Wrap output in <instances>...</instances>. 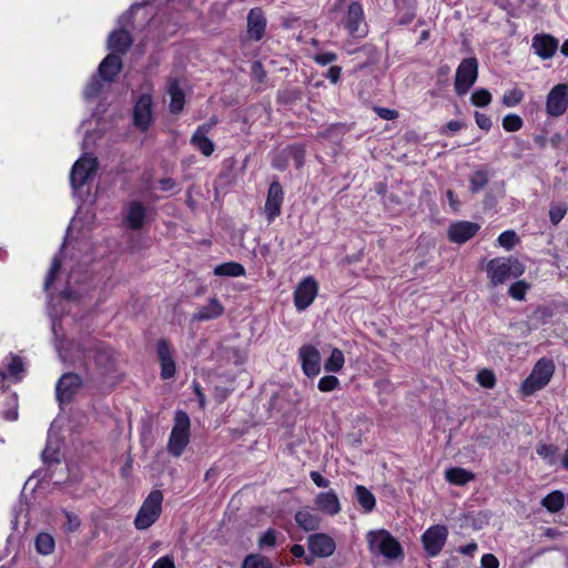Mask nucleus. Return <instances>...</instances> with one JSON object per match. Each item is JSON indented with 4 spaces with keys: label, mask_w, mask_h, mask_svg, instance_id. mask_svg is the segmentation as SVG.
I'll use <instances>...</instances> for the list:
<instances>
[{
    "label": "nucleus",
    "mask_w": 568,
    "mask_h": 568,
    "mask_svg": "<svg viewBox=\"0 0 568 568\" xmlns=\"http://www.w3.org/2000/svg\"><path fill=\"white\" fill-rule=\"evenodd\" d=\"M60 358L63 362L70 361L73 365L84 368L87 372H97L100 375L109 374L115 365L114 352L104 347L95 339L87 341L78 345L75 353L68 357L67 352L60 345H55Z\"/></svg>",
    "instance_id": "f257e3e1"
},
{
    "label": "nucleus",
    "mask_w": 568,
    "mask_h": 568,
    "mask_svg": "<svg viewBox=\"0 0 568 568\" xmlns=\"http://www.w3.org/2000/svg\"><path fill=\"white\" fill-rule=\"evenodd\" d=\"M337 8L342 12L341 23L348 34L355 39L365 38L368 27L359 0H337Z\"/></svg>",
    "instance_id": "f03ea898"
},
{
    "label": "nucleus",
    "mask_w": 568,
    "mask_h": 568,
    "mask_svg": "<svg viewBox=\"0 0 568 568\" xmlns=\"http://www.w3.org/2000/svg\"><path fill=\"white\" fill-rule=\"evenodd\" d=\"M487 276L490 283L496 286L510 278L519 277L525 272L524 264L514 257L493 258L487 264Z\"/></svg>",
    "instance_id": "7ed1b4c3"
},
{
    "label": "nucleus",
    "mask_w": 568,
    "mask_h": 568,
    "mask_svg": "<svg viewBox=\"0 0 568 568\" xmlns=\"http://www.w3.org/2000/svg\"><path fill=\"white\" fill-rule=\"evenodd\" d=\"M366 539L368 548L374 555H379L387 559L403 557L400 544L385 529L368 531Z\"/></svg>",
    "instance_id": "20e7f679"
},
{
    "label": "nucleus",
    "mask_w": 568,
    "mask_h": 568,
    "mask_svg": "<svg viewBox=\"0 0 568 568\" xmlns=\"http://www.w3.org/2000/svg\"><path fill=\"white\" fill-rule=\"evenodd\" d=\"M191 422L189 415L184 410H176L174 415V425L171 430L168 452L174 457L183 454L190 443Z\"/></svg>",
    "instance_id": "39448f33"
},
{
    "label": "nucleus",
    "mask_w": 568,
    "mask_h": 568,
    "mask_svg": "<svg viewBox=\"0 0 568 568\" xmlns=\"http://www.w3.org/2000/svg\"><path fill=\"white\" fill-rule=\"evenodd\" d=\"M143 3H134L130 9L119 18V29L112 31L108 38V49L112 53H125L132 44L130 33L124 29L125 26L131 23L132 14L141 9Z\"/></svg>",
    "instance_id": "423d86ee"
},
{
    "label": "nucleus",
    "mask_w": 568,
    "mask_h": 568,
    "mask_svg": "<svg viewBox=\"0 0 568 568\" xmlns=\"http://www.w3.org/2000/svg\"><path fill=\"white\" fill-rule=\"evenodd\" d=\"M555 372V365L551 359L540 358L534 366L529 376L521 384V393L530 396L537 390L544 388L551 379Z\"/></svg>",
    "instance_id": "0eeeda50"
},
{
    "label": "nucleus",
    "mask_w": 568,
    "mask_h": 568,
    "mask_svg": "<svg viewBox=\"0 0 568 568\" xmlns=\"http://www.w3.org/2000/svg\"><path fill=\"white\" fill-rule=\"evenodd\" d=\"M163 494L161 490H152L142 503L134 519V526L139 530L151 527L162 513Z\"/></svg>",
    "instance_id": "6e6552de"
},
{
    "label": "nucleus",
    "mask_w": 568,
    "mask_h": 568,
    "mask_svg": "<svg viewBox=\"0 0 568 568\" xmlns=\"http://www.w3.org/2000/svg\"><path fill=\"white\" fill-rule=\"evenodd\" d=\"M98 161L93 156H81L72 166L70 184L75 195H80L81 189L90 183L97 172Z\"/></svg>",
    "instance_id": "1a4fd4ad"
},
{
    "label": "nucleus",
    "mask_w": 568,
    "mask_h": 568,
    "mask_svg": "<svg viewBox=\"0 0 568 568\" xmlns=\"http://www.w3.org/2000/svg\"><path fill=\"white\" fill-rule=\"evenodd\" d=\"M478 78V61L476 58L462 60L456 69L454 88L457 95H465Z\"/></svg>",
    "instance_id": "9d476101"
},
{
    "label": "nucleus",
    "mask_w": 568,
    "mask_h": 568,
    "mask_svg": "<svg viewBox=\"0 0 568 568\" xmlns=\"http://www.w3.org/2000/svg\"><path fill=\"white\" fill-rule=\"evenodd\" d=\"M448 537V529L444 525H434L422 535V542L429 557H436L442 551Z\"/></svg>",
    "instance_id": "9b49d317"
},
{
    "label": "nucleus",
    "mask_w": 568,
    "mask_h": 568,
    "mask_svg": "<svg viewBox=\"0 0 568 568\" xmlns=\"http://www.w3.org/2000/svg\"><path fill=\"white\" fill-rule=\"evenodd\" d=\"M153 101L150 93L142 94L133 108V124L141 132H146L153 123Z\"/></svg>",
    "instance_id": "f8f14e48"
},
{
    "label": "nucleus",
    "mask_w": 568,
    "mask_h": 568,
    "mask_svg": "<svg viewBox=\"0 0 568 568\" xmlns=\"http://www.w3.org/2000/svg\"><path fill=\"white\" fill-rule=\"evenodd\" d=\"M82 379L74 373L63 374L55 385V397L60 405L69 404L79 392Z\"/></svg>",
    "instance_id": "ddd939ff"
},
{
    "label": "nucleus",
    "mask_w": 568,
    "mask_h": 568,
    "mask_svg": "<svg viewBox=\"0 0 568 568\" xmlns=\"http://www.w3.org/2000/svg\"><path fill=\"white\" fill-rule=\"evenodd\" d=\"M568 108V84L555 85L548 93L546 100V112L549 116H560Z\"/></svg>",
    "instance_id": "4468645a"
},
{
    "label": "nucleus",
    "mask_w": 568,
    "mask_h": 568,
    "mask_svg": "<svg viewBox=\"0 0 568 568\" xmlns=\"http://www.w3.org/2000/svg\"><path fill=\"white\" fill-rule=\"evenodd\" d=\"M318 285L312 276L303 278L294 291V305L297 311H305L314 302Z\"/></svg>",
    "instance_id": "2eb2a0df"
},
{
    "label": "nucleus",
    "mask_w": 568,
    "mask_h": 568,
    "mask_svg": "<svg viewBox=\"0 0 568 568\" xmlns=\"http://www.w3.org/2000/svg\"><path fill=\"white\" fill-rule=\"evenodd\" d=\"M284 200V191L278 181L270 184L264 212L268 223H272L281 214V206Z\"/></svg>",
    "instance_id": "dca6fc26"
},
{
    "label": "nucleus",
    "mask_w": 568,
    "mask_h": 568,
    "mask_svg": "<svg viewBox=\"0 0 568 568\" xmlns=\"http://www.w3.org/2000/svg\"><path fill=\"white\" fill-rule=\"evenodd\" d=\"M298 358L304 374L314 377L321 372V354L313 345H303L298 352Z\"/></svg>",
    "instance_id": "f3484780"
},
{
    "label": "nucleus",
    "mask_w": 568,
    "mask_h": 568,
    "mask_svg": "<svg viewBox=\"0 0 568 568\" xmlns=\"http://www.w3.org/2000/svg\"><path fill=\"white\" fill-rule=\"evenodd\" d=\"M156 354L161 366V377L163 379L173 378L176 372V366L172 348L166 339L158 341Z\"/></svg>",
    "instance_id": "a211bd4d"
},
{
    "label": "nucleus",
    "mask_w": 568,
    "mask_h": 568,
    "mask_svg": "<svg viewBox=\"0 0 568 568\" xmlns=\"http://www.w3.org/2000/svg\"><path fill=\"white\" fill-rule=\"evenodd\" d=\"M480 226L477 223L469 221H459L450 224L447 231V235L450 242L463 244L470 240L478 231Z\"/></svg>",
    "instance_id": "6ab92c4d"
},
{
    "label": "nucleus",
    "mask_w": 568,
    "mask_h": 568,
    "mask_svg": "<svg viewBox=\"0 0 568 568\" xmlns=\"http://www.w3.org/2000/svg\"><path fill=\"white\" fill-rule=\"evenodd\" d=\"M146 207L140 201L130 202L123 219L125 227L132 231L141 230L146 221Z\"/></svg>",
    "instance_id": "aec40b11"
},
{
    "label": "nucleus",
    "mask_w": 568,
    "mask_h": 568,
    "mask_svg": "<svg viewBox=\"0 0 568 568\" xmlns=\"http://www.w3.org/2000/svg\"><path fill=\"white\" fill-rule=\"evenodd\" d=\"M558 47V40L550 34H536L531 39V48L534 52L544 60L552 58L557 52Z\"/></svg>",
    "instance_id": "412c9836"
},
{
    "label": "nucleus",
    "mask_w": 568,
    "mask_h": 568,
    "mask_svg": "<svg viewBox=\"0 0 568 568\" xmlns=\"http://www.w3.org/2000/svg\"><path fill=\"white\" fill-rule=\"evenodd\" d=\"M310 551L317 557H328L335 550V541L325 534H314L308 537Z\"/></svg>",
    "instance_id": "4be33fe9"
},
{
    "label": "nucleus",
    "mask_w": 568,
    "mask_h": 568,
    "mask_svg": "<svg viewBox=\"0 0 568 568\" xmlns=\"http://www.w3.org/2000/svg\"><path fill=\"white\" fill-rule=\"evenodd\" d=\"M122 60L115 53L108 54L100 63L98 68V74L108 83L114 81L116 75L121 72Z\"/></svg>",
    "instance_id": "5701e85b"
},
{
    "label": "nucleus",
    "mask_w": 568,
    "mask_h": 568,
    "mask_svg": "<svg viewBox=\"0 0 568 568\" xmlns=\"http://www.w3.org/2000/svg\"><path fill=\"white\" fill-rule=\"evenodd\" d=\"M314 501L316 508L326 515L334 516L341 511L338 496L333 489L320 493Z\"/></svg>",
    "instance_id": "b1692460"
},
{
    "label": "nucleus",
    "mask_w": 568,
    "mask_h": 568,
    "mask_svg": "<svg viewBox=\"0 0 568 568\" xmlns=\"http://www.w3.org/2000/svg\"><path fill=\"white\" fill-rule=\"evenodd\" d=\"M266 19L261 9L254 8L247 14V33L251 39L258 41L263 38Z\"/></svg>",
    "instance_id": "393cba45"
},
{
    "label": "nucleus",
    "mask_w": 568,
    "mask_h": 568,
    "mask_svg": "<svg viewBox=\"0 0 568 568\" xmlns=\"http://www.w3.org/2000/svg\"><path fill=\"white\" fill-rule=\"evenodd\" d=\"M168 94L170 95V112L180 113L184 108L185 97L176 78L168 79Z\"/></svg>",
    "instance_id": "a878e982"
},
{
    "label": "nucleus",
    "mask_w": 568,
    "mask_h": 568,
    "mask_svg": "<svg viewBox=\"0 0 568 568\" xmlns=\"http://www.w3.org/2000/svg\"><path fill=\"white\" fill-rule=\"evenodd\" d=\"M224 313V306L216 297H211L206 305L197 308L196 313L193 314V320L203 322L215 320L222 316Z\"/></svg>",
    "instance_id": "bb28decb"
},
{
    "label": "nucleus",
    "mask_w": 568,
    "mask_h": 568,
    "mask_svg": "<svg viewBox=\"0 0 568 568\" xmlns=\"http://www.w3.org/2000/svg\"><path fill=\"white\" fill-rule=\"evenodd\" d=\"M295 521L305 531H313L320 528L321 518L310 509H301L295 514Z\"/></svg>",
    "instance_id": "cd10ccee"
},
{
    "label": "nucleus",
    "mask_w": 568,
    "mask_h": 568,
    "mask_svg": "<svg viewBox=\"0 0 568 568\" xmlns=\"http://www.w3.org/2000/svg\"><path fill=\"white\" fill-rule=\"evenodd\" d=\"M445 478L452 485L464 486L471 481L475 478V475L465 468L452 467L446 469Z\"/></svg>",
    "instance_id": "c85d7f7f"
},
{
    "label": "nucleus",
    "mask_w": 568,
    "mask_h": 568,
    "mask_svg": "<svg viewBox=\"0 0 568 568\" xmlns=\"http://www.w3.org/2000/svg\"><path fill=\"white\" fill-rule=\"evenodd\" d=\"M191 144L204 156H210L215 150V145L207 134L194 131L190 140Z\"/></svg>",
    "instance_id": "c756f323"
},
{
    "label": "nucleus",
    "mask_w": 568,
    "mask_h": 568,
    "mask_svg": "<svg viewBox=\"0 0 568 568\" xmlns=\"http://www.w3.org/2000/svg\"><path fill=\"white\" fill-rule=\"evenodd\" d=\"M213 273L216 276L240 277L245 275V268L237 262H226L216 265Z\"/></svg>",
    "instance_id": "7c9ffc66"
},
{
    "label": "nucleus",
    "mask_w": 568,
    "mask_h": 568,
    "mask_svg": "<svg viewBox=\"0 0 568 568\" xmlns=\"http://www.w3.org/2000/svg\"><path fill=\"white\" fill-rule=\"evenodd\" d=\"M355 498L365 513H371L376 506L375 496L365 486L355 487Z\"/></svg>",
    "instance_id": "2f4dec72"
},
{
    "label": "nucleus",
    "mask_w": 568,
    "mask_h": 568,
    "mask_svg": "<svg viewBox=\"0 0 568 568\" xmlns=\"http://www.w3.org/2000/svg\"><path fill=\"white\" fill-rule=\"evenodd\" d=\"M34 547L42 556L51 555L55 548L54 537L49 532H39L34 539Z\"/></svg>",
    "instance_id": "473e14b6"
},
{
    "label": "nucleus",
    "mask_w": 568,
    "mask_h": 568,
    "mask_svg": "<svg viewBox=\"0 0 568 568\" xmlns=\"http://www.w3.org/2000/svg\"><path fill=\"white\" fill-rule=\"evenodd\" d=\"M105 84H109L106 81H104L102 78L99 77V74L92 75L90 81L84 88L83 97L87 101H91L97 99L101 92L103 91Z\"/></svg>",
    "instance_id": "72a5a7b5"
},
{
    "label": "nucleus",
    "mask_w": 568,
    "mask_h": 568,
    "mask_svg": "<svg viewBox=\"0 0 568 568\" xmlns=\"http://www.w3.org/2000/svg\"><path fill=\"white\" fill-rule=\"evenodd\" d=\"M541 505L550 513H557L564 508L565 496L560 490H554L541 499Z\"/></svg>",
    "instance_id": "f704fd0d"
},
{
    "label": "nucleus",
    "mask_w": 568,
    "mask_h": 568,
    "mask_svg": "<svg viewBox=\"0 0 568 568\" xmlns=\"http://www.w3.org/2000/svg\"><path fill=\"white\" fill-rule=\"evenodd\" d=\"M304 148L298 144L288 145L282 150V155L285 158V161H291L297 169L304 163Z\"/></svg>",
    "instance_id": "c9c22d12"
},
{
    "label": "nucleus",
    "mask_w": 568,
    "mask_h": 568,
    "mask_svg": "<svg viewBox=\"0 0 568 568\" xmlns=\"http://www.w3.org/2000/svg\"><path fill=\"white\" fill-rule=\"evenodd\" d=\"M345 363V357L339 348H333L329 357L324 363V368L329 373H338L342 371Z\"/></svg>",
    "instance_id": "e433bc0d"
},
{
    "label": "nucleus",
    "mask_w": 568,
    "mask_h": 568,
    "mask_svg": "<svg viewBox=\"0 0 568 568\" xmlns=\"http://www.w3.org/2000/svg\"><path fill=\"white\" fill-rule=\"evenodd\" d=\"M488 172L485 170H477L469 176V191L474 194L478 193L488 184Z\"/></svg>",
    "instance_id": "4c0bfd02"
},
{
    "label": "nucleus",
    "mask_w": 568,
    "mask_h": 568,
    "mask_svg": "<svg viewBox=\"0 0 568 568\" xmlns=\"http://www.w3.org/2000/svg\"><path fill=\"white\" fill-rule=\"evenodd\" d=\"M536 453L549 466L557 463L558 447L552 444H538Z\"/></svg>",
    "instance_id": "58836bf2"
},
{
    "label": "nucleus",
    "mask_w": 568,
    "mask_h": 568,
    "mask_svg": "<svg viewBox=\"0 0 568 568\" xmlns=\"http://www.w3.org/2000/svg\"><path fill=\"white\" fill-rule=\"evenodd\" d=\"M242 568H273V564L265 556L260 554H250L244 558Z\"/></svg>",
    "instance_id": "ea45409f"
},
{
    "label": "nucleus",
    "mask_w": 568,
    "mask_h": 568,
    "mask_svg": "<svg viewBox=\"0 0 568 568\" xmlns=\"http://www.w3.org/2000/svg\"><path fill=\"white\" fill-rule=\"evenodd\" d=\"M568 204L564 201L552 202L549 207V219L554 225H557L567 214Z\"/></svg>",
    "instance_id": "a19ab883"
},
{
    "label": "nucleus",
    "mask_w": 568,
    "mask_h": 568,
    "mask_svg": "<svg viewBox=\"0 0 568 568\" xmlns=\"http://www.w3.org/2000/svg\"><path fill=\"white\" fill-rule=\"evenodd\" d=\"M62 258V248L55 254L52 260L51 267L44 281V290L48 291L55 280V274L60 271Z\"/></svg>",
    "instance_id": "79ce46f5"
},
{
    "label": "nucleus",
    "mask_w": 568,
    "mask_h": 568,
    "mask_svg": "<svg viewBox=\"0 0 568 568\" xmlns=\"http://www.w3.org/2000/svg\"><path fill=\"white\" fill-rule=\"evenodd\" d=\"M529 287L530 285L527 282L517 281L509 286L508 294L516 301H523Z\"/></svg>",
    "instance_id": "37998d69"
},
{
    "label": "nucleus",
    "mask_w": 568,
    "mask_h": 568,
    "mask_svg": "<svg viewBox=\"0 0 568 568\" xmlns=\"http://www.w3.org/2000/svg\"><path fill=\"white\" fill-rule=\"evenodd\" d=\"M524 125L523 119L514 113L507 114L503 119V128L507 132H517Z\"/></svg>",
    "instance_id": "c03bdc74"
},
{
    "label": "nucleus",
    "mask_w": 568,
    "mask_h": 568,
    "mask_svg": "<svg viewBox=\"0 0 568 568\" xmlns=\"http://www.w3.org/2000/svg\"><path fill=\"white\" fill-rule=\"evenodd\" d=\"M470 102L476 106H486L491 102V94L486 89H478L471 94Z\"/></svg>",
    "instance_id": "a18cd8bd"
},
{
    "label": "nucleus",
    "mask_w": 568,
    "mask_h": 568,
    "mask_svg": "<svg viewBox=\"0 0 568 568\" xmlns=\"http://www.w3.org/2000/svg\"><path fill=\"white\" fill-rule=\"evenodd\" d=\"M523 98L524 93L521 90L513 89L505 92V94L503 95V104L506 105L507 108H513L519 104Z\"/></svg>",
    "instance_id": "49530a36"
},
{
    "label": "nucleus",
    "mask_w": 568,
    "mask_h": 568,
    "mask_svg": "<svg viewBox=\"0 0 568 568\" xmlns=\"http://www.w3.org/2000/svg\"><path fill=\"white\" fill-rule=\"evenodd\" d=\"M498 243L500 246L505 247L506 250H510L515 246V244L518 242L517 234L513 230L504 231L498 236Z\"/></svg>",
    "instance_id": "de8ad7c7"
},
{
    "label": "nucleus",
    "mask_w": 568,
    "mask_h": 568,
    "mask_svg": "<svg viewBox=\"0 0 568 568\" xmlns=\"http://www.w3.org/2000/svg\"><path fill=\"white\" fill-rule=\"evenodd\" d=\"M63 515L65 517V523L63 524V529L67 532H73V531L78 530L81 525L80 518L75 514L68 511V510H63Z\"/></svg>",
    "instance_id": "09e8293b"
},
{
    "label": "nucleus",
    "mask_w": 568,
    "mask_h": 568,
    "mask_svg": "<svg viewBox=\"0 0 568 568\" xmlns=\"http://www.w3.org/2000/svg\"><path fill=\"white\" fill-rule=\"evenodd\" d=\"M338 386H339V381L337 377H335L333 375L323 376L318 381V385H317V387L321 392H331V390L336 389Z\"/></svg>",
    "instance_id": "8fccbe9b"
},
{
    "label": "nucleus",
    "mask_w": 568,
    "mask_h": 568,
    "mask_svg": "<svg viewBox=\"0 0 568 568\" xmlns=\"http://www.w3.org/2000/svg\"><path fill=\"white\" fill-rule=\"evenodd\" d=\"M476 379L483 387L486 388H491L496 384L495 375L489 369H483L478 372Z\"/></svg>",
    "instance_id": "3c124183"
},
{
    "label": "nucleus",
    "mask_w": 568,
    "mask_h": 568,
    "mask_svg": "<svg viewBox=\"0 0 568 568\" xmlns=\"http://www.w3.org/2000/svg\"><path fill=\"white\" fill-rule=\"evenodd\" d=\"M8 373L17 376L23 371V362L19 356L10 354L8 357Z\"/></svg>",
    "instance_id": "603ef678"
},
{
    "label": "nucleus",
    "mask_w": 568,
    "mask_h": 568,
    "mask_svg": "<svg viewBox=\"0 0 568 568\" xmlns=\"http://www.w3.org/2000/svg\"><path fill=\"white\" fill-rule=\"evenodd\" d=\"M313 60L320 65H327L337 60V54L331 51L318 52L313 55Z\"/></svg>",
    "instance_id": "864d4df0"
},
{
    "label": "nucleus",
    "mask_w": 568,
    "mask_h": 568,
    "mask_svg": "<svg viewBox=\"0 0 568 568\" xmlns=\"http://www.w3.org/2000/svg\"><path fill=\"white\" fill-rule=\"evenodd\" d=\"M42 458L45 464L58 463L59 462V449L53 448L50 444H48L42 452Z\"/></svg>",
    "instance_id": "5fc2aeb1"
},
{
    "label": "nucleus",
    "mask_w": 568,
    "mask_h": 568,
    "mask_svg": "<svg viewBox=\"0 0 568 568\" xmlns=\"http://www.w3.org/2000/svg\"><path fill=\"white\" fill-rule=\"evenodd\" d=\"M276 542V534L274 529H267L258 539V546L265 547H272Z\"/></svg>",
    "instance_id": "6e6d98bb"
},
{
    "label": "nucleus",
    "mask_w": 568,
    "mask_h": 568,
    "mask_svg": "<svg viewBox=\"0 0 568 568\" xmlns=\"http://www.w3.org/2000/svg\"><path fill=\"white\" fill-rule=\"evenodd\" d=\"M251 74L252 77L260 83L264 82L265 80V77H266V73H265V70L263 68V64L260 62V61H255L253 64H252V70H251Z\"/></svg>",
    "instance_id": "4d7b16f0"
},
{
    "label": "nucleus",
    "mask_w": 568,
    "mask_h": 568,
    "mask_svg": "<svg viewBox=\"0 0 568 568\" xmlns=\"http://www.w3.org/2000/svg\"><path fill=\"white\" fill-rule=\"evenodd\" d=\"M475 121H476V124L481 130L489 131L491 129V125H493L491 120L488 115H486L484 113L475 112Z\"/></svg>",
    "instance_id": "13d9d810"
},
{
    "label": "nucleus",
    "mask_w": 568,
    "mask_h": 568,
    "mask_svg": "<svg viewBox=\"0 0 568 568\" xmlns=\"http://www.w3.org/2000/svg\"><path fill=\"white\" fill-rule=\"evenodd\" d=\"M481 568H498L499 561L493 554H485L480 559Z\"/></svg>",
    "instance_id": "bf43d9fd"
},
{
    "label": "nucleus",
    "mask_w": 568,
    "mask_h": 568,
    "mask_svg": "<svg viewBox=\"0 0 568 568\" xmlns=\"http://www.w3.org/2000/svg\"><path fill=\"white\" fill-rule=\"evenodd\" d=\"M377 115L384 120H395L398 116V112L394 109L388 108H375Z\"/></svg>",
    "instance_id": "052dcab7"
},
{
    "label": "nucleus",
    "mask_w": 568,
    "mask_h": 568,
    "mask_svg": "<svg viewBox=\"0 0 568 568\" xmlns=\"http://www.w3.org/2000/svg\"><path fill=\"white\" fill-rule=\"evenodd\" d=\"M152 568H175L174 559L172 556H163L153 564Z\"/></svg>",
    "instance_id": "680f3d73"
},
{
    "label": "nucleus",
    "mask_w": 568,
    "mask_h": 568,
    "mask_svg": "<svg viewBox=\"0 0 568 568\" xmlns=\"http://www.w3.org/2000/svg\"><path fill=\"white\" fill-rule=\"evenodd\" d=\"M310 477L317 487L326 488L329 485V480L323 477L318 471H311Z\"/></svg>",
    "instance_id": "e2e57ef3"
},
{
    "label": "nucleus",
    "mask_w": 568,
    "mask_h": 568,
    "mask_svg": "<svg viewBox=\"0 0 568 568\" xmlns=\"http://www.w3.org/2000/svg\"><path fill=\"white\" fill-rule=\"evenodd\" d=\"M465 124L462 121L452 120L446 124L445 128L440 129V133L446 134L447 131L457 132L462 130Z\"/></svg>",
    "instance_id": "0e129e2a"
},
{
    "label": "nucleus",
    "mask_w": 568,
    "mask_h": 568,
    "mask_svg": "<svg viewBox=\"0 0 568 568\" xmlns=\"http://www.w3.org/2000/svg\"><path fill=\"white\" fill-rule=\"evenodd\" d=\"M219 123L216 116H212L207 122L201 124L195 131L209 134L211 130Z\"/></svg>",
    "instance_id": "69168bd1"
},
{
    "label": "nucleus",
    "mask_w": 568,
    "mask_h": 568,
    "mask_svg": "<svg viewBox=\"0 0 568 568\" xmlns=\"http://www.w3.org/2000/svg\"><path fill=\"white\" fill-rule=\"evenodd\" d=\"M341 73H342V68L341 67H337V65H333L328 69L327 71V74H326V78L332 82V83H337L339 81V78H341Z\"/></svg>",
    "instance_id": "338daca9"
},
{
    "label": "nucleus",
    "mask_w": 568,
    "mask_h": 568,
    "mask_svg": "<svg viewBox=\"0 0 568 568\" xmlns=\"http://www.w3.org/2000/svg\"><path fill=\"white\" fill-rule=\"evenodd\" d=\"M477 548H478L477 544L473 541L465 546H462L459 548V552L463 555H466V556H473L477 551Z\"/></svg>",
    "instance_id": "774afa93"
}]
</instances>
